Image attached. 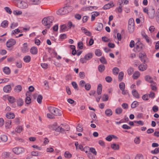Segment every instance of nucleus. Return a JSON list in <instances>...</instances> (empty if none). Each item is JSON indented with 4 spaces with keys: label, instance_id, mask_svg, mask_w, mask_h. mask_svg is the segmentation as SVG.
<instances>
[{
    "label": "nucleus",
    "instance_id": "nucleus-36",
    "mask_svg": "<svg viewBox=\"0 0 159 159\" xmlns=\"http://www.w3.org/2000/svg\"><path fill=\"white\" fill-rule=\"evenodd\" d=\"M119 71V69L117 67L114 68L112 70L113 73L115 75H117L118 74Z\"/></svg>",
    "mask_w": 159,
    "mask_h": 159
},
{
    "label": "nucleus",
    "instance_id": "nucleus-64",
    "mask_svg": "<svg viewBox=\"0 0 159 159\" xmlns=\"http://www.w3.org/2000/svg\"><path fill=\"white\" fill-rule=\"evenodd\" d=\"M142 99L143 100L145 101L148 100L149 99L148 95V94L143 95L142 96Z\"/></svg>",
    "mask_w": 159,
    "mask_h": 159
},
{
    "label": "nucleus",
    "instance_id": "nucleus-28",
    "mask_svg": "<svg viewBox=\"0 0 159 159\" xmlns=\"http://www.w3.org/2000/svg\"><path fill=\"white\" fill-rule=\"evenodd\" d=\"M8 21L7 20H4L2 22L1 26L3 28H6L8 26Z\"/></svg>",
    "mask_w": 159,
    "mask_h": 159
},
{
    "label": "nucleus",
    "instance_id": "nucleus-5",
    "mask_svg": "<svg viewBox=\"0 0 159 159\" xmlns=\"http://www.w3.org/2000/svg\"><path fill=\"white\" fill-rule=\"evenodd\" d=\"M24 149L21 147H16L12 149L13 152L16 154H19L24 152Z\"/></svg>",
    "mask_w": 159,
    "mask_h": 159
},
{
    "label": "nucleus",
    "instance_id": "nucleus-18",
    "mask_svg": "<svg viewBox=\"0 0 159 159\" xmlns=\"http://www.w3.org/2000/svg\"><path fill=\"white\" fill-rule=\"evenodd\" d=\"M102 89V86L101 84H99L97 87V92L98 95L101 94Z\"/></svg>",
    "mask_w": 159,
    "mask_h": 159
},
{
    "label": "nucleus",
    "instance_id": "nucleus-4",
    "mask_svg": "<svg viewBox=\"0 0 159 159\" xmlns=\"http://www.w3.org/2000/svg\"><path fill=\"white\" fill-rule=\"evenodd\" d=\"M135 45V48L137 52H139L143 50L144 45L140 41L136 43Z\"/></svg>",
    "mask_w": 159,
    "mask_h": 159
},
{
    "label": "nucleus",
    "instance_id": "nucleus-27",
    "mask_svg": "<svg viewBox=\"0 0 159 159\" xmlns=\"http://www.w3.org/2000/svg\"><path fill=\"white\" fill-rule=\"evenodd\" d=\"M31 57L29 55L25 56L23 58L24 61L26 63H29L31 60Z\"/></svg>",
    "mask_w": 159,
    "mask_h": 159
},
{
    "label": "nucleus",
    "instance_id": "nucleus-62",
    "mask_svg": "<svg viewBox=\"0 0 159 159\" xmlns=\"http://www.w3.org/2000/svg\"><path fill=\"white\" fill-rule=\"evenodd\" d=\"M78 46L80 49H82L83 47V43L82 42H78Z\"/></svg>",
    "mask_w": 159,
    "mask_h": 159
},
{
    "label": "nucleus",
    "instance_id": "nucleus-16",
    "mask_svg": "<svg viewBox=\"0 0 159 159\" xmlns=\"http://www.w3.org/2000/svg\"><path fill=\"white\" fill-rule=\"evenodd\" d=\"M23 45V46L21 48L22 51L23 52L25 53L28 50L27 43H24Z\"/></svg>",
    "mask_w": 159,
    "mask_h": 159
},
{
    "label": "nucleus",
    "instance_id": "nucleus-30",
    "mask_svg": "<svg viewBox=\"0 0 159 159\" xmlns=\"http://www.w3.org/2000/svg\"><path fill=\"white\" fill-rule=\"evenodd\" d=\"M9 102L11 103H13L16 101V99L12 96H9L7 98Z\"/></svg>",
    "mask_w": 159,
    "mask_h": 159
},
{
    "label": "nucleus",
    "instance_id": "nucleus-44",
    "mask_svg": "<svg viewBox=\"0 0 159 159\" xmlns=\"http://www.w3.org/2000/svg\"><path fill=\"white\" fill-rule=\"evenodd\" d=\"M22 130V127L21 126H18L16 129V132L18 133H19L21 132Z\"/></svg>",
    "mask_w": 159,
    "mask_h": 159
},
{
    "label": "nucleus",
    "instance_id": "nucleus-22",
    "mask_svg": "<svg viewBox=\"0 0 159 159\" xmlns=\"http://www.w3.org/2000/svg\"><path fill=\"white\" fill-rule=\"evenodd\" d=\"M14 90L16 92L20 93L22 90V87L21 85H17L15 86Z\"/></svg>",
    "mask_w": 159,
    "mask_h": 159
},
{
    "label": "nucleus",
    "instance_id": "nucleus-17",
    "mask_svg": "<svg viewBox=\"0 0 159 159\" xmlns=\"http://www.w3.org/2000/svg\"><path fill=\"white\" fill-rule=\"evenodd\" d=\"M30 52L33 54H36L38 52V49L36 47H33L30 49Z\"/></svg>",
    "mask_w": 159,
    "mask_h": 159
},
{
    "label": "nucleus",
    "instance_id": "nucleus-42",
    "mask_svg": "<svg viewBox=\"0 0 159 159\" xmlns=\"http://www.w3.org/2000/svg\"><path fill=\"white\" fill-rule=\"evenodd\" d=\"M111 148L113 149L116 150H118L119 148V146L118 145H117L115 143H113L112 144L111 146Z\"/></svg>",
    "mask_w": 159,
    "mask_h": 159
},
{
    "label": "nucleus",
    "instance_id": "nucleus-43",
    "mask_svg": "<svg viewBox=\"0 0 159 159\" xmlns=\"http://www.w3.org/2000/svg\"><path fill=\"white\" fill-rule=\"evenodd\" d=\"M122 111V109L120 107L117 108L115 110V112L117 114H120Z\"/></svg>",
    "mask_w": 159,
    "mask_h": 159
},
{
    "label": "nucleus",
    "instance_id": "nucleus-12",
    "mask_svg": "<svg viewBox=\"0 0 159 159\" xmlns=\"http://www.w3.org/2000/svg\"><path fill=\"white\" fill-rule=\"evenodd\" d=\"M103 28V25L101 23H98L97 25V27L95 28V29L97 31L100 32L101 31Z\"/></svg>",
    "mask_w": 159,
    "mask_h": 159
},
{
    "label": "nucleus",
    "instance_id": "nucleus-49",
    "mask_svg": "<svg viewBox=\"0 0 159 159\" xmlns=\"http://www.w3.org/2000/svg\"><path fill=\"white\" fill-rule=\"evenodd\" d=\"M57 123H55L52 125L50 126L49 128L52 130H56L57 127Z\"/></svg>",
    "mask_w": 159,
    "mask_h": 159
},
{
    "label": "nucleus",
    "instance_id": "nucleus-21",
    "mask_svg": "<svg viewBox=\"0 0 159 159\" xmlns=\"http://www.w3.org/2000/svg\"><path fill=\"white\" fill-rule=\"evenodd\" d=\"M132 94L135 98H139V94L135 89H133L132 91Z\"/></svg>",
    "mask_w": 159,
    "mask_h": 159
},
{
    "label": "nucleus",
    "instance_id": "nucleus-45",
    "mask_svg": "<svg viewBox=\"0 0 159 159\" xmlns=\"http://www.w3.org/2000/svg\"><path fill=\"white\" fill-rule=\"evenodd\" d=\"M13 13L16 15L19 16L22 14V12L18 10H14L13 11Z\"/></svg>",
    "mask_w": 159,
    "mask_h": 159
},
{
    "label": "nucleus",
    "instance_id": "nucleus-47",
    "mask_svg": "<svg viewBox=\"0 0 159 159\" xmlns=\"http://www.w3.org/2000/svg\"><path fill=\"white\" fill-rule=\"evenodd\" d=\"M84 87L86 90L87 91H89L91 89V86L89 83H87L86 84Z\"/></svg>",
    "mask_w": 159,
    "mask_h": 159
},
{
    "label": "nucleus",
    "instance_id": "nucleus-60",
    "mask_svg": "<svg viewBox=\"0 0 159 159\" xmlns=\"http://www.w3.org/2000/svg\"><path fill=\"white\" fill-rule=\"evenodd\" d=\"M86 84L85 81L83 80H81L80 82L79 85L81 87H84Z\"/></svg>",
    "mask_w": 159,
    "mask_h": 159
},
{
    "label": "nucleus",
    "instance_id": "nucleus-58",
    "mask_svg": "<svg viewBox=\"0 0 159 159\" xmlns=\"http://www.w3.org/2000/svg\"><path fill=\"white\" fill-rule=\"evenodd\" d=\"M159 152V148H156L154 150L151 151V152L154 154L158 153Z\"/></svg>",
    "mask_w": 159,
    "mask_h": 159
},
{
    "label": "nucleus",
    "instance_id": "nucleus-46",
    "mask_svg": "<svg viewBox=\"0 0 159 159\" xmlns=\"http://www.w3.org/2000/svg\"><path fill=\"white\" fill-rule=\"evenodd\" d=\"M156 84H154L153 83H151L150 86L151 87V89L153 90L156 91L157 89V87L156 86Z\"/></svg>",
    "mask_w": 159,
    "mask_h": 159
},
{
    "label": "nucleus",
    "instance_id": "nucleus-10",
    "mask_svg": "<svg viewBox=\"0 0 159 159\" xmlns=\"http://www.w3.org/2000/svg\"><path fill=\"white\" fill-rule=\"evenodd\" d=\"M30 93L27 92L26 93V95L27 96L25 99V102L26 103L28 104H30L31 102V99L29 97L30 96Z\"/></svg>",
    "mask_w": 159,
    "mask_h": 159
},
{
    "label": "nucleus",
    "instance_id": "nucleus-26",
    "mask_svg": "<svg viewBox=\"0 0 159 159\" xmlns=\"http://www.w3.org/2000/svg\"><path fill=\"white\" fill-rule=\"evenodd\" d=\"M105 113L106 115L108 116H110L112 115V110L109 109H107L106 110Z\"/></svg>",
    "mask_w": 159,
    "mask_h": 159
},
{
    "label": "nucleus",
    "instance_id": "nucleus-41",
    "mask_svg": "<svg viewBox=\"0 0 159 159\" xmlns=\"http://www.w3.org/2000/svg\"><path fill=\"white\" fill-rule=\"evenodd\" d=\"M100 61L103 64H107V63L106 60L104 57H101L100 58Z\"/></svg>",
    "mask_w": 159,
    "mask_h": 159
},
{
    "label": "nucleus",
    "instance_id": "nucleus-38",
    "mask_svg": "<svg viewBox=\"0 0 159 159\" xmlns=\"http://www.w3.org/2000/svg\"><path fill=\"white\" fill-rule=\"evenodd\" d=\"M22 31H20L18 29H17L15 30H13L11 32V34L12 35L15 34H17L19 33H22Z\"/></svg>",
    "mask_w": 159,
    "mask_h": 159
},
{
    "label": "nucleus",
    "instance_id": "nucleus-50",
    "mask_svg": "<svg viewBox=\"0 0 159 159\" xmlns=\"http://www.w3.org/2000/svg\"><path fill=\"white\" fill-rule=\"evenodd\" d=\"M65 157L67 158H70L71 157V154L69 152L66 151L64 154Z\"/></svg>",
    "mask_w": 159,
    "mask_h": 159
},
{
    "label": "nucleus",
    "instance_id": "nucleus-37",
    "mask_svg": "<svg viewBox=\"0 0 159 159\" xmlns=\"http://www.w3.org/2000/svg\"><path fill=\"white\" fill-rule=\"evenodd\" d=\"M119 87L121 90H124L125 88V83L123 82L120 83L119 85Z\"/></svg>",
    "mask_w": 159,
    "mask_h": 159
},
{
    "label": "nucleus",
    "instance_id": "nucleus-15",
    "mask_svg": "<svg viewBox=\"0 0 159 159\" xmlns=\"http://www.w3.org/2000/svg\"><path fill=\"white\" fill-rule=\"evenodd\" d=\"M3 71L5 74L7 75L10 74L11 73L10 69L7 66L3 68Z\"/></svg>",
    "mask_w": 159,
    "mask_h": 159
},
{
    "label": "nucleus",
    "instance_id": "nucleus-3",
    "mask_svg": "<svg viewBox=\"0 0 159 159\" xmlns=\"http://www.w3.org/2000/svg\"><path fill=\"white\" fill-rule=\"evenodd\" d=\"M17 6L18 7L22 9L26 8L28 7V5L26 2L20 0L18 1Z\"/></svg>",
    "mask_w": 159,
    "mask_h": 159
},
{
    "label": "nucleus",
    "instance_id": "nucleus-9",
    "mask_svg": "<svg viewBox=\"0 0 159 159\" xmlns=\"http://www.w3.org/2000/svg\"><path fill=\"white\" fill-rule=\"evenodd\" d=\"M11 87L9 85H6L3 88V91L6 93H10L11 92Z\"/></svg>",
    "mask_w": 159,
    "mask_h": 159
},
{
    "label": "nucleus",
    "instance_id": "nucleus-31",
    "mask_svg": "<svg viewBox=\"0 0 159 159\" xmlns=\"http://www.w3.org/2000/svg\"><path fill=\"white\" fill-rule=\"evenodd\" d=\"M16 102L17 105L18 106H22L24 103V102L23 100L21 98H19L17 99Z\"/></svg>",
    "mask_w": 159,
    "mask_h": 159
},
{
    "label": "nucleus",
    "instance_id": "nucleus-55",
    "mask_svg": "<svg viewBox=\"0 0 159 159\" xmlns=\"http://www.w3.org/2000/svg\"><path fill=\"white\" fill-rule=\"evenodd\" d=\"M18 25V24L17 23L13 22L10 26V28L11 29H14Z\"/></svg>",
    "mask_w": 159,
    "mask_h": 159
},
{
    "label": "nucleus",
    "instance_id": "nucleus-34",
    "mask_svg": "<svg viewBox=\"0 0 159 159\" xmlns=\"http://www.w3.org/2000/svg\"><path fill=\"white\" fill-rule=\"evenodd\" d=\"M139 105V102L137 101H134L131 104V107L132 108H134Z\"/></svg>",
    "mask_w": 159,
    "mask_h": 159
},
{
    "label": "nucleus",
    "instance_id": "nucleus-61",
    "mask_svg": "<svg viewBox=\"0 0 159 159\" xmlns=\"http://www.w3.org/2000/svg\"><path fill=\"white\" fill-rule=\"evenodd\" d=\"M4 9L9 14H11L12 13V11L10 8L8 7H5Z\"/></svg>",
    "mask_w": 159,
    "mask_h": 159
},
{
    "label": "nucleus",
    "instance_id": "nucleus-25",
    "mask_svg": "<svg viewBox=\"0 0 159 159\" xmlns=\"http://www.w3.org/2000/svg\"><path fill=\"white\" fill-rule=\"evenodd\" d=\"M99 15V12L97 11L94 12V13L91 15V20L93 21L94 20L96 16Z\"/></svg>",
    "mask_w": 159,
    "mask_h": 159
},
{
    "label": "nucleus",
    "instance_id": "nucleus-24",
    "mask_svg": "<svg viewBox=\"0 0 159 159\" xmlns=\"http://www.w3.org/2000/svg\"><path fill=\"white\" fill-rule=\"evenodd\" d=\"M134 25H128V30L129 33H131L133 32L134 30Z\"/></svg>",
    "mask_w": 159,
    "mask_h": 159
},
{
    "label": "nucleus",
    "instance_id": "nucleus-8",
    "mask_svg": "<svg viewBox=\"0 0 159 159\" xmlns=\"http://www.w3.org/2000/svg\"><path fill=\"white\" fill-rule=\"evenodd\" d=\"M66 14L71 11L73 9V7L71 6H66L63 7Z\"/></svg>",
    "mask_w": 159,
    "mask_h": 159
},
{
    "label": "nucleus",
    "instance_id": "nucleus-20",
    "mask_svg": "<svg viewBox=\"0 0 159 159\" xmlns=\"http://www.w3.org/2000/svg\"><path fill=\"white\" fill-rule=\"evenodd\" d=\"M114 6L113 3H109L105 5L103 7V9L104 10H107L110 8V7H112Z\"/></svg>",
    "mask_w": 159,
    "mask_h": 159
},
{
    "label": "nucleus",
    "instance_id": "nucleus-23",
    "mask_svg": "<svg viewBox=\"0 0 159 159\" xmlns=\"http://www.w3.org/2000/svg\"><path fill=\"white\" fill-rule=\"evenodd\" d=\"M65 12L64 9L62 7L57 11V14L58 15H62L66 14Z\"/></svg>",
    "mask_w": 159,
    "mask_h": 159
},
{
    "label": "nucleus",
    "instance_id": "nucleus-48",
    "mask_svg": "<svg viewBox=\"0 0 159 159\" xmlns=\"http://www.w3.org/2000/svg\"><path fill=\"white\" fill-rule=\"evenodd\" d=\"M11 120H7L6 122V126L7 128H10V127Z\"/></svg>",
    "mask_w": 159,
    "mask_h": 159
},
{
    "label": "nucleus",
    "instance_id": "nucleus-53",
    "mask_svg": "<svg viewBox=\"0 0 159 159\" xmlns=\"http://www.w3.org/2000/svg\"><path fill=\"white\" fill-rule=\"evenodd\" d=\"M42 99L43 97L42 95H38L37 98V101L39 104L41 103Z\"/></svg>",
    "mask_w": 159,
    "mask_h": 159
},
{
    "label": "nucleus",
    "instance_id": "nucleus-52",
    "mask_svg": "<svg viewBox=\"0 0 159 159\" xmlns=\"http://www.w3.org/2000/svg\"><path fill=\"white\" fill-rule=\"evenodd\" d=\"M122 4V2L120 3L119 7L117 8L118 11L119 13H121L122 12V8L123 7Z\"/></svg>",
    "mask_w": 159,
    "mask_h": 159
},
{
    "label": "nucleus",
    "instance_id": "nucleus-32",
    "mask_svg": "<svg viewBox=\"0 0 159 159\" xmlns=\"http://www.w3.org/2000/svg\"><path fill=\"white\" fill-rule=\"evenodd\" d=\"M105 69V66L103 65H100L98 66V70L100 72H102Z\"/></svg>",
    "mask_w": 159,
    "mask_h": 159
},
{
    "label": "nucleus",
    "instance_id": "nucleus-13",
    "mask_svg": "<svg viewBox=\"0 0 159 159\" xmlns=\"http://www.w3.org/2000/svg\"><path fill=\"white\" fill-rule=\"evenodd\" d=\"M145 80L151 83L156 84V83L154 82L152 80V78L149 75H146L145 77Z\"/></svg>",
    "mask_w": 159,
    "mask_h": 159
},
{
    "label": "nucleus",
    "instance_id": "nucleus-39",
    "mask_svg": "<svg viewBox=\"0 0 159 159\" xmlns=\"http://www.w3.org/2000/svg\"><path fill=\"white\" fill-rule=\"evenodd\" d=\"M95 54L97 56L100 57L102 55V53L101 50L99 49H98L95 50Z\"/></svg>",
    "mask_w": 159,
    "mask_h": 159
},
{
    "label": "nucleus",
    "instance_id": "nucleus-40",
    "mask_svg": "<svg viewBox=\"0 0 159 159\" xmlns=\"http://www.w3.org/2000/svg\"><path fill=\"white\" fill-rule=\"evenodd\" d=\"M1 140L2 142H6L7 140V136L5 135H3L1 136L0 137Z\"/></svg>",
    "mask_w": 159,
    "mask_h": 159
},
{
    "label": "nucleus",
    "instance_id": "nucleus-7",
    "mask_svg": "<svg viewBox=\"0 0 159 159\" xmlns=\"http://www.w3.org/2000/svg\"><path fill=\"white\" fill-rule=\"evenodd\" d=\"M16 43V40L13 39H9L7 42L6 44L7 47L10 48L14 45Z\"/></svg>",
    "mask_w": 159,
    "mask_h": 159
},
{
    "label": "nucleus",
    "instance_id": "nucleus-59",
    "mask_svg": "<svg viewBox=\"0 0 159 159\" xmlns=\"http://www.w3.org/2000/svg\"><path fill=\"white\" fill-rule=\"evenodd\" d=\"M108 99V95L107 94H104L102 98V100L103 101L106 102L107 101Z\"/></svg>",
    "mask_w": 159,
    "mask_h": 159
},
{
    "label": "nucleus",
    "instance_id": "nucleus-19",
    "mask_svg": "<svg viewBox=\"0 0 159 159\" xmlns=\"http://www.w3.org/2000/svg\"><path fill=\"white\" fill-rule=\"evenodd\" d=\"M67 28V26L65 24H63L61 25L60 26V29L59 30L60 32L62 33L65 31Z\"/></svg>",
    "mask_w": 159,
    "mask_h": 159
},
{
    "label": "nucleus",
    "instance_id": "nucleus-63",
    "mask_svg": "<svg viewBox=\"0 0 159 159\" xmlns=\"http://www.w3.org/2000/svg\"><path fill=\"white\" fill-rule=\"evenodd\" d=\"M77 130L79 132H81L83 131V128L81 125H78L76 127Z\"/></svg>",
    "mask_w": 159,
    "mask_h": 159
},
{
    "label": "nucleus",
    "instance_id": "nucleus-11",
    "mask_svg": "<svg viewBox=\"0 0 159 159\" xmlns=\"http://www.w3.org/2000/svg\"><path fill=\"white\" fill-rule=\"evenodd\" d=\"M147 68V65L145 64H141L139 66V69L141 71H143L145 70Z\"/></svg>",
    "mask_w": 159,
    "mask_h": 159
},
{
    "label": "nucleus",
    "instance_id": "nucleus-14",
    "mask_svg": "<svg viewBox=\"0 0 159 159\" xmlns=\"http://www.w3.org/2000/svg\"><path fill=\"white\" fill-rule=\"evenodd\" d=\"M6 116L7 118L9 119H12L15 118V114L12 112H7L6 114Z\"/></svg>",
    "mask_w": 159,
    "mask_h": 159
},
{
    "label": "nucleus",
    "instance_id": "nucleus-57",
    "mask_svg": "<svg viewBox=\"0 0 159 159\" xmlns=\"http://www.w3.org/2000/svg\"><path fill=\"white\" fill-rule=\"evenodd\" d=\"M134 19L132 18L130 19L128 22L129 25H134Z\"/></svg>",
    "mask_w": 159,
    "mask_h": 159
},
{
    "label": "nucleus",
    "instance_id": "nucleus-6",
    "mask_svg": "<svg viewBox=\"0 0 159 159\" xmlns=\"http://www.w3.org/2000/svg\"><path fill=\"white\" fill-rule=\"evenodd\" d=\"M155 11L154 9L152 7L148 9V15L151 19H153L155 17Z\"/></svg>",
    "mask_w": 159,
    "mask_h": 159
},
{
    "label": "nucleus",
    "instance_id": "nucleus-29",
    "mask_svg": "<svg viewBox=\"0 0 159 159\" xmlns=\"http://www.w3.org/2000/svg\"><path fill=\"white\" fill-rule=\"evenodd\" d=\"M84 57L87 60H89L93 57V54L91 53H88L85 55Z\"/></svg>",
    "mask_w": 159,
    "mask_h": 159
},
{
    "label": "nucleus",
    "instance_id": "nucleus-51",
    "mask_svg": "<svg viewBox=\"0 0 159 159\" xmlns=\"http://www.w3.org/2000/svg\"><path fill=\"white\" fill-rule=\"evenodd\" d=\"M16 65L18 68H21L22 66L21 62L20 61H17L16 62Z\"/></svg>",
    "mask_w": 159,
    "mask_h": 159
},
{
    "label": "nucleus",
    "instance_id": "nucleus-35",
    "mask_svg": "<svg viewBox=\"0 0 159 159\" xmlns=\"http://www.w3.org/2000/svg\"><path fill=\"white\" fill-rule=\"evenodd\" d=\"M124 74L123 72L121 71L120 72L118 75V80L119 81H121L124 76Z\"/></svg>",
    "mask_w": 159,
    "mask_h": 159
},
{
    "label": "nucleus",
    "instance_id": "nucleus-1",
    "mask_svg": "<svg viewBox=\"0 0 159 159\" xmlns=\"http://www.w3.org/2000/svg\"><path fill=\"white\" fill-rule=\"evenodd\" d=\"M48 109L49 111L54 115L60 116L61 115L62 111L57 108L53 107L50 106L48 107Z\"/></svg>",
    "mask_w": 159,
    "mask_h": 159
},
{
    "label": "nucleus",
    "instance_id": "nucleus-54",
    "mask_svg": "<svg viewBox=\"0 0 159 159\" xmlns=\"http://www.w3.org/2000/svg\"><path fill=\"white\" fill-rule=\"evenodd\" d=\"M134 71V68L133 67H130L127 70L128 74L129 75H131Z\"/></svg>",
    "mask_w": 159,
    "mask_h": 159
},
{
    "label": "nucleus",
    "instance_id": "nucleus-2",
    "mask_svg": "<svg viewBox=\"0 0 159 159\" xmlns=\"http://www.w3.org/2000/svg\"><path fill=\"white\" fill-rule=\"evenodd\" d=\"M54 20L53 17L50 16L44 18L42 20V23L44 25H50Z\"/></svg>",
    "mask_w": 159,
    "mask_h": 159
},
{
    "label": "nucleus",
    "instance_id": "nucleus-33",
    "mask_svg": "<svg viewBox=\"0 0 159 159\" xmlns=\"http://www.w3.org/2000/svg\"><path fill=\"white\" fill-rule=\"evenodd\" d=\"M140 75V73L138 71H136L133 75L132 77L134 79H137Z\"/></svg>",
    "mask_w": 159,
    "mask_h": 159
},
{
    "label": "nucleus",
    "instance_id": "nucleus-56",
    "mask_svg": "<svg viewBox=\"0 0 159 159\" xmlns=\"http://www.w3.org/2000/svg\"><path fill=\"white\" fill-rule=\"evenodd\" d=\"M71 84L75 89L78 90V86L76 82L73 81L72 82Z\"/></svg>",
    "mask_w": 159,
    "mask_h": 159
}]
</instances>
